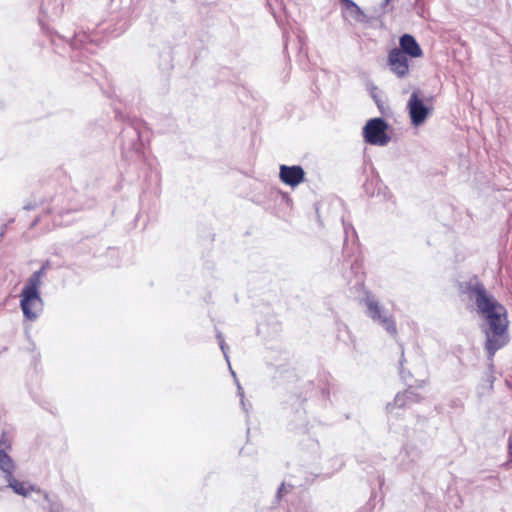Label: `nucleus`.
<instances>
[{
	"instance_id": "20e7f679",
	"label": "nucleus",
	"mask_w": 512,
	"mask_h": 512,
	"mask_svg": "<svg viewBox=\"0 0 512 512\" xmlns=\"http://www.w3.org/2000/svg\"><path fill=\"white\" fill-rule=\"evenodd\" d=\"M387 129L388 125L383 119H370L363 128L364 139L371 145L385 146L391 140V137L387 134Z\"/></svg>"
},
{
	"instance_id": "423d86ee",
	"label": "nucleus",
	"mask_w": 512,
	"mask_h": 512,
	"mask_svg": "<svg viewBox=\"0 0 512 512\" xmlns=\"http://www.w3.org/2000/svg\"><path fill=\"white\" fill-rule=\"evenodd\" d=\"M305 172L301 166L281 165L279 177L280 180L291 187H296L304 181Z\"/></svg>"
},
{
	"instance_id": "6ab92c4d",
	"label": "nucleus",
	"mask_w": 512,
	"mask_h": 512,
	"mask_svg": "<svg viewBox=\"0 0 512 512\" xmlns=\"http://www.w3.org/2000/svg\"><path fill=\"white\" fill-rule=\"evenodd\" d=\"M237 387H238V394L241 398V405L243 407V409L246 411V405H245V402H244V392H243V389L242 387L239 385V383H237Z\"/></svg>"
},
{
	"instance_id": "4be33fe9",
	"label": "nucleus",
	"mask_w": 512,
	"mask_h": 512,
	"mask_svg": "<svg viewBox=\"0 0 512 512\" xmlns=\"http://www.w3.org/2000/svg\"><path fill=\"white\" fill-rule=\"evenodd\" d=\"M417 55H418V57L421 55V51H420V49H419V48H418Z\"/></svg>"
},
{
	"instance_id": "6e6552de",
	"label": "nucleus",
	"mask_w": 512,
	"mask_h": 512,
	"mask_svg": "<svg viewBox=\"0 0 512 512\" xmlns=\"http://www.w3.org/2000/svg\"><path fill=\"white\" fill-rule=\"evenodd\" d=\"M8 486L18 495L27 496L35 490V487L28 482L19 481L14 476L6 479Z\"/></svg>"
},
{
	"instance_id": "0eeeda50",
	"label": "nucleus",
	"mask_w": 512,
	"mask_h": 512,
	"mask_svg": "<svg viewBox=\"0 0 512 512\" xmlns=\"http://www.w3.org/2000/svg\"><path fill=\"white\" fill-rule=\"evenodd\" d=\"M505 331H486V349L490 356L505 344Z\"/></svg>"
},
{
	"instance_id": "2eb2a0df",
	"label": "nucleus",
	"mask_w": 512,
	"mask_h": 512,
	"mask_svg": "<svg viewBox=\"0 0 512 512\" xmlns=\"http://www.w3.org/2000/svg\"><path fill=\"white\" fill-rule=\"evenodd\" d=\"M432 109V107H427L418 100V125L425 121Z\"/></svg>"
},
{
	"instance_id": "412c9836",
	"label": "nucleus",
	"mask_w": 512,
	"mask_h": 512,
	"mask_svg": "<svg viewBox=\"0 0 512 512\" xmlns=\"http://www.w3.org/2000/svg\"><path fill=\"white\" fill-rule=\"evenodd\" d=\"M508 454H509V457H510L509 462L512 463V449L508 450Z\"/></svg>"
},
{
	"instance_id": "39448f33",
	"label": "nucleus",
	"mask_w": 512,
	"mask_h": 512,
	"mask_svg": "<svg viewBox=\"0 0 512 512\" xmlns=\"http://www.w3.org/2000/svg\"><path fill=\"white\" fill-rule=\"evenodd\" d=\"M408 55L398 48L390 51L388 65L397 77H404L408 72Z\"/></svg>"
},
{
	"instance_id": "aec40b11",
	"label": "nucleus",
	"mask_w": 512,
	"mask_h": 512,
	"mask_svg": "<svg viewBox=\"0 0 512 512\" xmlns=\"http://www.w3.org/2000/svg\"><path fill=\"white\" fill-rule=\"evenodd\" d=\"M10 447V444L9 443H6L5 441H1L0 442V448H9Z\"/></svg>"
},
{
	"instance_id": "9b49d317",
	"label": "nucleus",
	"mask_w": 512,
	"mask_h": 512,
	"mask_svg": "<svg viewBox=\"0 0 512 512\" xmlns=\"http://www.w3.org/2000/svg\"><path fill=\"white\" fill-rule=\"evenodd\" d=\"M48 267V263L44 264L39 270L33 272L28 280L26 281V285L34 287L36 289H40L41 279L45 275V271Z\"/></svg>"
},
{
	"instance_id": "f03ea898",
	"label": "nucleus",
	"mask_w": 512,
	"mask_h": 512,
	"mask_svg": "<svg viewBox=\"0 0 512 512\" xmlns=\"http://www.w3.org/2000/svg\"><path fill=\"white\" fill-rule=\"evenodd\" d=\"M20 307L25 319L36 320L43 310L39 289L25 284L20 293Z\"/></svg>"
},
{
	"instance_id": "dca6fc26",
	"label": "nucleus",
	"mask_w": 512,
	"mask_h": 512,
	"mask_svg": "<svg viewBox=\"0 0 512 512\" xmlns=\"http://www.w3.org/2000/svg\"><path fill=\"white\" fill-rule=\"evenodd\" d=\"M217 339L219 341V345L224 354V357H225L226 361L229 363V358H228L227 351H226L227 346H226L225 341L220 333L217 334Z\"/></svg>"
},
{
	"instance_id": "4468645a",
	"label": "nucleus",
	"mask_w": 512,
	"mask_h": 512,
	"mask_svg": "<svg viewBox=\"0 0 512 512\" xmlns=\"http://www.w3.org/2000/svg\"><path fill=\"white\" fill-rule=\"evenodd\" d=\"M408 108H409V115L411 119V123L413 125H416V91H413L411 93L409 102H408Z\"/></svg>"
},
{
	"instance_id": "9d476101",
	"label": "nucleus",
	"mask_w": 512,
	"mask_h": 512,
	"mask_svg": "<svg viewBox=\"0 0 512 512\" xmlns=\"http://www.w3.org/2000/svg\"><path fill=\"white\" fill-rule=\"evenodd\" d=\"M0 469L5 473V479L13 476L15 465L5 450H0Z\"/></svg>"
},
{
	"instance_id": "f257e3e1",
	"label": "nucleus",
	"mask_w": 512,
	"mask_h": 512,
	"mask_svg": "<svg viewBox=\"0 0 512 512\" xmlns=\"http://www.w3.org/2000/svg\"><path fill=\"white\" fill-rule=\"evenodd\" d=\"M478 312L486 319L491 331H506L508 326L505 308L484 289H475Z\"/></svg>"
},
{
	"instance_id": "f3484780",
	"label": "nucleus",
	"mask_w": 512,
	"mask_h": 512,
	"mask_svg": "<svg viewBox=\"0 0 512 512\" xmlns=\"http://www.w3.org/2000/svg\"><path fill=\"white\" fill-rule=\"evenodd\" d=\"M397 1L398 0H383L381 7L384 10V12H386L389 9H392Z\"/></svg>"
},
{
	"instance_id": "f8f14e48",
	"label": "nucleus",
	"mask_w": 512,
	"mask_h": 512,
	"mask_svg": "<svg viewBox=\"0 0 512 512\" xmlns=\"http://www.w3.org/2000/svg\"><path fill=\"white\" fill-rule=\"evenodd\" d=\"M346 5V9L349 13V16L357 22H363L365 19V15L362 10L351 0H343Z\"/></svg>"
},
{
	"instance_id": "ddd939ff",
	"label": "nucleus",
	"mask_w": 512,
	"mask_h": 512,
	"mask_svg": "<svg viewBox=\"0 0 512 512\" xmlns=\"http://www.w3.org/2000/svg\"><path fill=\"white\" fill-rule=\"evenodd\" d=\"M412 386L409 385V390L404 393H398L394 399V404L397 407H404L407 405L408 400L412 403L413 391L411 390Z\"/></svg>"
},
{
	"instance_id": "7ed1b4c3",
	"label": "nucleus",
	"mask_w": 512,
	"mask_h": 512,
	"mask_svg": "<svg viewBox=\"0 0 512 512\" xmlns=\"http://www.w3.org/2000/svg\"><path fill=\"white\" fill-rule=\"evenodd\" d=\"M365 305L367 308V315L374 322L381 325L387 331V333L395 336L397 330L392 315L384 307H382L374 297L368 296L365 299Z\"/></svg>"
},
{
	"instance_id": "a211bd4d",
	"label": "nucleus",
	"mask_w": 512,
	"mask_h": 512,
	"mask_svg": "<svg viewBox=\"0 0 512 512\" xmlns=\"http://www.w3.org/2000/svg\"><path fill=\"white\" fill-rule=\"evenodd\" d=\"M400 376L403 379V381L407 384H408V380L412 379V374L410 372L406 373L402 364H401V368H400Z\"/></svg>"
},
{
	"instance_id": "1a4fd4ad",
	"label": "nucleus",
	"mask_w": 512,
	"mask_h": 512,
	"mask_svg": "<svg viewBox=\"0 0 512 512\" xmlns=\"http://www.w3.org/2000/svg\"><path fill=\"white\" fill-rule=\"evenodd\" d=\"M401 51L405 52L410 57H416V40L413 36L405 34L400 38Z\"/></svg>"
},
{
	"instance_id": "5701e85b",
	"label": "nucleus",
	"mask_w": 512,
	"mask_h": 512,
	"mask_svg": "<svg viewBox=\"0 0 512 512\" xmlns=\"http://www.w3.org/2000/svg\"><path fill=\"white\" fill-rule=\"evenodd\" d=\"M391 407H392V405H391V404H388V405H387V408H388L389 410L391 409Z\"/></svg>"
}]
</instances>
